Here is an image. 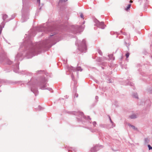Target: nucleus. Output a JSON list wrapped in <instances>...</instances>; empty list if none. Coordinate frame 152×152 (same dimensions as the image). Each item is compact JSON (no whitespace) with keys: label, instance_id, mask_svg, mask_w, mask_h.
Returning <instances> with one entry per match:
<instances>
[{"label":"nucleus","instance_id":"f257e3e1","mask_svg":"<svg viewBox=\"0 0 152 152\" xmlns=\"http://www.w3.org/2000/svg\"><path fill=\"white\" fill-rule=\"evenodd\" d=\"M98 26L99 27L103 29L104 28V24L103 22H99V25H98Z\"/></svg>","mask_w":152,"mask_h":152},{"label":"nucleus","instance_id":"f03ea898","mask_svg":"<svg viewBox=\"0 0 152 152\" xmlns=\"http://www.w3.org/2000/svg\"><path fill=\"white\" fill-rule=\"evenodd\" d=\"M129 127L130 128L134 130H136L137 129V128H136L134 126L132 125L131 124H129Z\"/></svg>","mask_w":152,"mask_h":152},{"label":"nucleus","instance_id":"7ed1b4c3","mask_svg":"<svg viewBox=\"0 0 152 152\" xmlns=\"http://www.w3.org/2000/svg\"><path fill=\"white\" fill-rule=\"evenodd\" d=\"M137 115L135 114H133L130 116V118L132 119H134L137 118Z\"/></svg>","mask_w":152,"mask_h":152},{"label":"nucleus","instance_id":"20e7f679","mask_svg":"<svg viewBox=\"0 0 152 152\" xmlns=\"http://www.w3.org/2000/svg\"><path fill=\"white\" fill-rule=\"evenodd\" d=\"M131 6V4H129L127 7H126V8H125V10H129V8H130V7Z\"/></svg>","mask_w":152,"mask_h":152},{"label":"nucleus","instance_id":"39448f33","mask_svg":"<svg viewBox=\"0 0 152 152\" xmlns=\"http://www.w3.org/2000/svg\"><path fill=\"white\" fill-rule=\"evenodd\" d=\"M67 0H60L59 1V4H60V3L65 2Z\"/></svg>","mask_w":152,"mask_h":152},{"label":"nucleus","instance_id":"423d86ee","mask_svg":"<svg viewBox=\"0 0 152 152\" xmlns=\"http://www.w3.org/2000/svg\"><path fill=\"white\" fill-rule=\"evenodd\" d=\"M129 53H127L126 54V58H127L129 57Z\"/></svg>","mask_w":152,"mask_h":152},{"label":"nucleus","instance_id":"0eeeda50","mask_svg":"<svg viewBox=\"0 0 152 152\" xmlns=\"http://www.w3.org/2000/svg\"><path fill=\"white\" fill-rule=\"evenodd\" d=\"M80 17L82 18L83 19L84 18H83V14L82 13L80 14Z\"/></svg>","mask_w":152,"mask_h":152},{"label":"nucleus","instance_id":"6e6552de","mask_svg":"<svg viewBox=\"0 0 152 152\" xmlns=\"http://www.w3.org/2000/svg\"><path fill=\"white\" fill-rule=\"evenodd\" d=\"M37 2L39 4L40 3V0H37Z\"/></svg>","mask_w":152,"mask_h":152},{"label":"nucleus","instance_id":"1a4fd4ad","mask_svg":"<svg viewBox=\"0 0 152 152\" xmlns=\"http://www.w3.org/2000/svg\"><path fill=\"white\" fill-rule=\"evenodd\" d=\"M129 2L130 3H132L133 2V1H132V0H131Z\"/></svg>","mask_w":152,"mask_h":152},{"label":"nucleus","instance_id":"9d476101","mask_svg":"<svg viewBox=\"0 0 152 152\" xmlns=\"http://www.w3.org/2000/svg\"><path fill=\"white\" fill-rule=\"evenodd\" d=\"M81 115H83V113H81Z\"/></svg>","mask_w":152,"mask_h":152},{"label":"nucleus","instance_id":"9b49d317","mask_svg":"<svg viewBox=\"0 0 152 152\" xmlns=\"http://www.w3.org/2000/svg\"><path fill=\"white\" fill-rule=\"evenodd\" d=\"M135 98H138V96H137L135 97Z\"/></svg>","mask_w":152,"mask_h":152},{"label":"nucleus","instance_id":"f8f14e48","mask_svg":"<svg viewBox=\"0 0 152 152\" xmlns=\"http://www.w3.org/2000/svg\"><path fill=\"white\" fill-rule=\"evenodd\" d=\"M110 120L111 121V120L110 119Z\"/></svg>","mask_w":152,"mask_h":152}]
</instances>
